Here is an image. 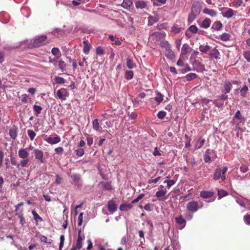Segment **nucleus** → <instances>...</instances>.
<instances>
[{
  "mask_svg": "<svg viewBox=\"0 0 250 250\" xmlns=\"http://www.w3.org/2000/svg\"><path fill=\"white\" fill-rule=\"evenodd\" d=\"M201 10V2L199 1H194L191 7V12L188 15V22L189 24L191 23L200 15Z\"/></svg>",
  "mask_w": 250,
  "mask_h": 250,
  "instance_id": "obj_1",
  "label": "nucleus"
},
{
  "mask_svg": "<svg viewBox=\"0 0 250 250\" xmlns=\"http://www.w3.org/2000/svg\"><path fill=\"white\" fill-rule=\"evenodd\" d=\"M203 204L200 203L199 204L197 202L195 201H191L189 202L186 206V209L190 213H194L196 212L199 208H202Z\"/></svg>",
  "mask_w": 250,
  "mask_h": 250,
  "instance_id": "obj_2",
  "label": "nucleus"
},
{
  "mask_svg": "<svg viewBox=\"0 0 250 250\" xmlns=\"http://www.w3.org/2000/svg\"><path fill=\"white\" fill-rule=\"evenodd\" d=\"M46 39L47 37L45 35L38 36L34 40L32 45L34 47H40L45 44Z\"/></svg>",
  "mask_w": 250,
  "mask_h": 250,
  "instance_id": "obj_3",
  "label": "nucleus"
},
{
  "mask_svg": "<svg viewBox=\"0 0 250 250\" xmlns=\"http://www.w3.org/2000/svg\"><path fill=\"white\" fill-rule=\"evenodd\" d=\"M68 95V91L65 88H61L57 92V97L61 100H65Z\"/></svg>",
  "mask_w": 250,
  "mask_h": 250,
  "instance_id": "obj_4",
  "label": "nucleus"
},
{
  "mask_svg": "<svg viewBox=\"0 0 250 250\" xmlns=\"http://www.w3.org/2000/svg\"><path fill=\"white\" fill-rule=\"evenodd\" d=\"M222 169L220 168H217L214 171L213 174V179L215 180H218L221 178L222 181H224L226 179L225 175H223L222 173Z\"/></svg>",
  "mask_w": 250,
  "mask_h": 250,
  "instance_id": "obj_5",
  "label": "nucleus"
},
{
  "mask_svg": "<svg viewBox=\"0 0 250 250\" xmlns=\"http://www.w3.org/2000/svg\"><path fill=\"white\" fill-rule=\"evenodd\" d=\"M33 152L36 159L39 160L41 163H44L43 152L42 150L35 149L34 150Z\"/></svg>",
  "mask_w": 250,
  "mask_h": 250,
  "instance_id": "obj_6",
  "label": "nucleus"
},
{
  "mask_svg": "<svg viewBox=\"0 0 250 250\" xmlns=\"http://www.w3.org/2000/svg\"><path fill=\"white\" fill-rule=\"evenodd\" d=\"M107 208L109 212L113 213L117 209V205L113 200H109L107 203Z\"/></svg>",
  "mask_w": 250,
  "mask_h": 250,
  "instance_id": "obj_7",
  "label": "nucleus"
},
{
  "mask_svg": "<svg viewBox=\"0 0 250 250\" xmlns=\"http://www.w3.org/2000/svg\"><path fill=\"white\" fill-rule=\"evenodd\" d=\"M61 140L60 137L58 135H57V136L55 137H49L45 139V141L51 145H54L59 143V142H61Z\"/></svg>",
  "mask_w": 250,
  "mask_h": 250,
  "instance_id": "obj_8",
  "label": "nucleus"
},
{
  "mask_svg": "<svg viewBox=\"0 0 250 250\" xmlns=\"http://www.w3.org/2000/svg\"><path fill=\"white\" fill-rule=\"evenodd\" d=\"M167 193V189H159L158 191L156 192L155 194V196L160 201L164 200L166 199V198H164V197L166 195Z\"/></svg>",
  "mask_w": 250,
  "mask_h": 250,
  "instance_id": "obj_9",
  "label": "nucleus"
},
{
  "mask_svg": "<svg viewBox=\"0 0 250 250\" xmlns=\"http://www.w3.org/2000/svg\"><path fill=\"white\" fill-rule=\"evenodd\" d=\"M18 127L16 125H13L9 131V135L13 139H15L17 136Z\"/></svg>",
  "mask_w": 250,
  "mask_h": 250,
  "instance_id": "obj_10",
  "label": "nucleus"
},
{
  "mask_svg": "<svg viewBox=\"0 0 250 250\" xmlns=\"http://www.w3.org/2000/svg\"><path fill=\"white\" fill-rule=\"evenodd\" d=\"M214 195V192L207 190H203L201 191L200 196L203 198H209L212 197Z\"/></svg>",
  "mask_w": 250,
  "mask_h": 250,
  "instance_id": "obj_11",
  "label": "nucleus"
},
{
  "mask_svg": "<svg viewBox=\"0 0 250 250\" xmlns=\"http://www.w3.org/2000/svg\"><path fill=\"white\" fill-rule=\"evenodd\" d=\"M29 155V153L25 149L21 148L18 151L19 156L22 159H28Z\"/></svg>",
  "mask_w": 250,
  "mask_h": 250,
  "instance_id": "obj_12",
  "label": "nucleus"
},
{
  "mask_svg": "<svg viewBox=\"0 0 250 250\" xmlns=\"http://www.w3.org/2000/svg\"><path fill=\"white\" fill-rule=\"evenodd\" d=\"M234 11L231 8H228L227 10L222 13L223 16L227 19H230L234 15Z\"/></svg>",
  "mask_w": 250,
  "mask_h": 250,
  "instance_id": "obj_13",
  "label": "nucleus"
},
{
  "mask_svg": "<svg viewBox=\"0 0 250 250\" xmlns=\"http://www.w3.org/2000/svg\"><path fill=\"white\" fill-rule=\"evenodd\" d=\"M234 119H237V120H239V124H244L246 120L245 117L241 115L239 110H237L233 118V120H234Z\"/></svg>",
  "mask_w": 250,
  "mask_h": 250,
  "instance_id": "obj_14",
  "label": "nucleus"
},
{
  "mask_svg": "<svg viewBox=\"0 0 250 250\" xmlns=\"http://www.w3.org/2000/svg\"><path fill=\"white\" fill-rule=\"evenodd\" d=\"M132 202L129 204H122L120 206V209L121 211H127L129 209L132 208L133 205Z\"/></svg>",
  "mask_w": 250,
  "mask_h": 250,
  "instance_id": "obj_15",
  "label": "nucleus"
},
{
  "mask_svg": "<svg viewBox=\"0 0 250 250\" xmlns=\"http://www.w3.org/2000/svg\"><path fill=\"white\" fill-rule=\"evenodd\" d=\"M232 88V83L229 81L226 80L224 83V90L226 93H229Z\"/></svg>",
  "mask_w": 250,
  "mask_h": 250,
  "instance_id": "obj_16",
  "label": "nucleus"
},
{
  "mask_svg": "<svg viewBox=\"0 0 250 250\" xmlns=\"http://www.w3.org/2000/svg\"><path fill=\"white\" fill-rule=\"evenodd\" d=\"M220 55V53L219 51L217 49L216 47H215L213 49H212L211 52L209 53V56L211 58H213L216 60L219 59L220 58L219 56Z\"/></svg>",
  "mask_w": 250,
  "mask_h": 250,
  "instance_id": "obj_17",
  "label": "nucleus"
},
{
  "mask_svg": "<svg viewBox=\"0 0 250 250\" xmlns=\"http://www.w3.org/2000/svg\"><path fill=\"white\" fill-rule=\"evenodd\" d=\"M100 184L104 190H111L113 189L111 182H102Z\"/></svg>",
  "mask_w": 250,
  "mask_h": 250,
  "instance_id": "obj_18",
  "label": "nucleus"
},
{
  "mask_svg": "<svg viewBox=\"0 0 250 250\" xmlns=\"http://www.w3.org/2000/svg\"><path fill=\"white\" fill-rule=\"evenodd\" d=\"M211 21L209 18H206L200 24V27L203 28H207L210 25Z\"/></svg>",
  "mask_w": 250,
  "mask_h": 250,
  "instance_id": "obj_19",
  "label": "nucleus"
},
{
  "mask_svg": "<svg viewBox=\"0 0 250 250\" xmlns=\"http://www.w3.org/2000/svg\"><path fill=\"white\" fill-rule=\"evenodd\" d=\"M203 13L207 14L212 17H215L217 14L216 11H215L214 10L209 9L206 8L203 9Z\"/></svg>",
  "mask_w": 250,
  "mask_h": 250,
  "instance_id": "obj_20",
  "label": "nucleus"
},
{
  "mask_svg": "<svg viewBox=\"0 0 250 250\" xmlns=\"http://www.w3.org/2000/svg\"><path fill=\"white\" fill-rule=\"evenodd\" d=\"M83 43L84 44V46L83 48V52L84 53L87 54L89 52L91 46L88 43L87 41H83Z\"/></svg>",
  "mask_w": 250,
  "mask_h": 250,
  "instance_id": "obj_21",
  "label": "nucleus"
},
{
  "mask_svg": "<svg viewBox=\"0 0 250 250\" xmlns=\"http://www.w3.org/2000/svg\"><path fill=\"white\" fill-rule=\"evenodd\" d=\"M133 2L131 0H124L121 5L123 7L128 10L130 8Z\"/></svg>",
  "mask_w": 250,
  "mask_h": 250,
  "instance_id": "obj_22",
  "label": "nucleus"
},
{
  "mask_svg": "<svg viewBox=\"0 0 250 250\" xmlns=\"http://www.w3.org/2000/svg\"><path fill=\"white\" fill-rule=\"evenodd\" d=\"M190 49L189 44L188 43H185L183 45L181 48V54L183 55H186Z\"/></svg>",
  "mask_w": 250,
  "mask_h": 250,
  "instance_id": "obj_23",
  "label": "nucleus"
},
{
  "mask_svg": "<svg viewBox=\"0 0 250 250\" xmlns=\"http://www.w3.org/2000/svg\"><path fill=\"white\" fill-rule=\"evenodd\" d=\"M205 142V140L204 139H203L202 137L199 138L197 143L195 146V149H198L201 148L204 145Z\"/></svg>",
  "mask_w": 250,
  "mask_h": 250,
  "instance_id": "obj_24",
  "label": "nucleus"
},
{
  "mask_svg": "<svg viewBox=\"0 0 250 250\" xmlns=\"http://www.w3.org/2000/svg\"><path fill=\"white\" fill-rule=\"evenodd\" d=\"M210 46L208 45H201L199 49L203 53H207L210 49Z\"/></svg>",
  "mask_w": 250,
  "mask_h": 250,
  "instance_id": "obj_25",
  "label": "nucleus"
},
{
  "mask_svg": "<svg viewBox=\"0 0 250 250\" xmlns=\"http://www.w3.org/2000/svg\"><path fill=\"white\" fill-rule=\"evenodd\" d=\"M135 6L137 9H144L146 7V3L143 1H137L135 2Z\"/></svg>",
  "mask_w": 250,
  "mask_h": 250,
  "instance_id": "obj_26",
  "label": "nucleus"
},
{
  "mask_svg": "<svg viewBox=\"0 0 250 250\" xmlns=\"http://www.w3.org/2000/svg\"><path fill=\"white\" fill-rule=\"evenodd\" d=\"M166 50V56L167 58H168L170 59H173L174 56L175 54L173 51L171 49V48H168Z\"/></svg>",
  "mask_w": 250,
  "mask_h": 250,
  "instance_id": "obj_27",
  "label": "nucleus"
},
{
  "mask_svg": "<svg viewBox=\"0 0 250 250\" xmlns=\"http://www.w3.org/2000/svg\"><path fill=\"white\" fill-rule=\"evenodd\" d=\"M175 221L177 224L180 225H182L184 227L186 225V221L182 217V215L175 218Z\"/></svg>",
  "mask_w": 250,
  "mask_h": 250,
  "instance_id": "obj_28",
  "label": "nucleus"
},
{
  "mask_svg": "<svg viewBox=\"0 0 250 250\" xmlns=\"http://www.w3.org/2000/svg\"><path fill=\"white\" fill-rule=\"evenodd\" d=\"M197 77V74L193 73H191L188 74L186 75V76L184 77L187 81H191L192 80H193Z\"/></svg>",
  "mask_w": 250,
  "mask_h": 250,
  "instance_id": "obj_29",
  "label": "nucleus"
},
{
  "mask_svg": "<svg viewBox=\"0 0 250 250\" xmlns=\"http://www.w3.org/2000/svg\"><path fill=\"white\" fill-rule=\"evenodd\" d=\"M126 66L129 69H132L133 67L136 66L135 63L133 62V61L128 57L126 59Z\"/></svg>",
  "mask_w": 250,
  "mask_h": 250,
  "instance_id": "obj_30",
  "label": "nucleus"
},
{
  "mask_svg": "<svg viewBox=\"0 0 250 250\" xmlns=\"http://www.w3.org/2000/svg\"><path fill=\"white\" fill-rule=\"evenodd\" d=\"M29 162V159H22L21 162L20 164H19V165H17V168H20L21 167H24L27 166L28 163Z\"/></svg>",
  "mask_w": 250,
  "mask_h": 250,
  "instance_id": "obj_31",
  "label": "nucleus"
},
{
  "mask_svg": "<svg viewBox=\"0 0 250 250\" xmlns=\"http://www.w3.org/2000/svg\"><path fill=\"white\" fill-rule=\"evenodd\" d=\"M230 35L229 33H224L220 36L219 39L224 42L228 41L230 40Z\"/></svg>",
  "mask_w": 250,
  "mask_h": 250,
  "instance_id": "obj_32",
  "label": "nucleus"
},
{
  "mask_svg": "<svg viewBox=\"0 0 250 250\" xmlns=\"http://www.w3.org/2000/svg\"><path fill=\"white\" fill-rule=\"evenodd\" d=\"M249 90L248 87L246 85H244L243 87L240 89V95L242 97H246L247 96V93Z\"/></svg>",
  "mask_w": 250,
  "mask_h": 250,
  "instance_id": "obj_33",
  "label": "nucleus"
},
{
  "mask_svg": "<svg viewBox=\"0 0 250 250\" xmlns=\"http://www.w3.org/2000/svg\"><path fill=\"white\" fill-rule=\"evenodd\" d=\"M222 27V23L220 21H215L212 26V28L216 30H219Z\"/></svg>",
  "mask_w": 250,
  "mask_h": 250,
  "instance_id": "obj_34",
  "label": "nucleus"
},
{
  "mask_svg": "<svg viewBox=\"0 0 250 250\" xmlns=\"http://www.w3.org/2000/svg\"><path fill=\"white\" fill-rule=\"evenodd\" d=\"M23 211V208H21V214H19V215H18V217L20 219V224L21 226H23L25 223V218L23 216V213H22Z\"/></svg>",
  "mask_w": 250,
  "mask_h": 250,
  "instance_id": "obj_35",
  "label": "nucleus"
},
{
  "mask_svg": "<svg viewBox=\"0 0 250 250\" xmlns=\"http://www.w3.org/2000/svg\"><path fill=\"white\" fill-rule=\"evenodd\" d=\"M92 126L93 129L96 131H100V128L102 129L99 125L98 120L97 119H95L93 121Z\"/></svg>",
  "mask_w": 250,
  "mask_h": 250,
  "instance_id": "obj_36",
  "label": "nucleus"
},
{
  "mask_svg": "<svg viewBox=\"0 0 250 250\" xmlns=\"http://www.w3.org/2000/svg\"><path fill=\"white\" fill-rule=\"evenodd\" d=\"M152 36H154L156 38L157 40H160L165 37V33L161 32H155L152 34Z\"/></svg>",
  "mask_w": 250,
  "mask_h": 250,
  "instance_id": "obj_37",
  "label": "nucleus"
},
{
  "mask_svg": "<svg viewBox=\"0 0 250 250\" xmlns=\"http://www.w3.org/2000/svg\"><path fill=\"white\" fill-rule=\"evenodd\" d=\"M163 95L160 92H157L156 94V97L154 98V100L156 101L158 104H160L163 101Z\"/></svg>",
  "mask_w": 250,
  "mask_h": 250,
  "instance_id": "obj_38",
  "label": "nucleus"
},
{
  "mask_svg": "<svg viewBox=\"0 0 250 250\" xmlns=\"http://www.w3.org/2000/svg\"><path fill=\"white\" fill-rule=\"evenodd\" d=\"M209 149H208L206 151V153L204 156V160L206 163H209L211 161V158L209 155Z\"/></svg>",
  "mask_w": 250,
  "mask_h": 250,
  "instance_id": "obj_39",
  "label": "nucleus"
},
{
  "mask_svg": "<svg viewBox=\"0 0 250 250\" xmlns=\"http://www.w3.org/2000/svg\"><path fill=\"white\" fill-rule=\"evenodd\" d=\"M23 205V203L22 202H21L15 206V212H16L15 215L17 216V215H19V214H21V208L20 209V208L21 207H22Z\"/></svg>",
  "mask_w": 250,
  "mask_h": 250,
  "instance_id": "obj_40",
  "label": "nucleus"
},
{
  "mask_svg": "<svg viewBox=\"0 0 250 250\" xmlns=\"http://www.w3.org/2000/svg\"><path fill=\"white\" fill-rule=\"evenodd\" d=\"M181 28L177 25H174L171 28V32L174 34H178L181 31Z\"/></svg>",
  "mask_w": 250,
  "mask_h": 250,
  "instance_id": "obj_41",
  "label": "nucleus"
},
{
  "mask_svg": "<svg viewBox=\"0 0 250 250\" xmlns=\"http://www.w3.org/2000/svg\"><path fill=\"white\" fill-rule=\"evenodd\" d=\"M134 75V73L131 70H126L125 71V78L128 80H131L133 78Z\"/></svg>",
  "mask_w": 250,
  "mask_h": 250,
  "instance_id": "obj_42",
  "label": "nucleus"
},
{
  "mask_svg": "<svg viewBox=\"0 0 250 250\" xmlns=\"http://www.w3.org/2000/svg\"><path fill=\"white\" fill-rule=\"evenodd\" d=\"M27 134L31 141L34 140L36 135V133L32 129L27 130Z\"/></svg>",
  "mask_w": 250,
  "mask_h": 250,
  "instance_id": "obj_43",
  "label": "nucleus"
},
{
  "mask_svg": "<svg viewBox=\"0 0 250 250\" xmlns=\"http://www.w3.org/2000/svg\"><path fill=\"white\" fill-rule=\"evenodd\" d=\"M243 55L247 62H250V50L244 51Z\"/></svg>",
  "mask_w": 250,
  "mask_h": 250,
  "instance_id": "obj_44",
  "label": "nucleus"
},
{
  "mask_svg": "<svg viewBox=\"0 0 250 250\" xmlns=\"http://www.w3.org/2000/svg\"><path fill=\"white\" fill-rule=\"evenodd\" d=\"M243 3V1L242 0H235L233 2H232V5L236 8H238Z\"/></svg>",
  "mask_w": 250,
  "mask_h": 250,
  "instance_id": "obj_45",
  "label": "nucleus"
},
{
  "mask_svg": "<svg viewBox=\"0 0 250 250\" xmlns=\"http://www.w3.org/2000/svg\"><path fill=\"white\" fill-rule=\"evenodd\" d=\"M32 213L33 215L34 219L36 222H37L39 220H40V221L42 220V218L35 210H32Z\"/></svg>",
  "mask_w": 250,
  "mask_h": 250,
  "instance_id": "obj_46",
  "label": "nucleus"
},
{
  "mask_svg": "<svg viewBox=\"0 0 250 250\" xmlns=\"http://www.w3.org/2000/svg\"><path fill=\"white\" fill-rule=\"evenodd\" d=\"M228 194L227 191H225L223 189L218 190V196L219 198H222L223 197L227 196Z\"/></svg>",
  "mask_w": 250,
  "mask_h": 250,
  "instance_id": "obj_47",
  "label": "nucleus"
},
{
  "mask_svg": "<svg viewBox=\"0 0 250 250\" xmlns=\"http://www.w3.org/2000/svg\"><path fill=\"white\" fill-rule=\"evenodd\" d=\"M55 81L57 83L59 84L64 83L65 82V80L64 79L59 76L56 77Z\"/></svg>",
  "mask_w": 250,
  "mask_h": 250,
  "instance_id": "obj_48",
  "label": "nucleus"
},
{
  "mask_svg": "<svg viewBox=\"0 0 250 250\" xmlns=\"http://www.w3.org/2000/svg\"><path fill=\"white\" fill-rule=\"evenodd\" d=\"M33 109H34V112L37 115H38L41 113V111L42 109V108L41 106L37 105H34L33 106Z\"/></svg>",
  "mask_w": 250,
  "mask_h": 250,
  "instance_id": "obj_49",
  "label": "nucleus"
},
{
  "mask_svg": "<svg viewBox=\"0 0 250 250\" xmlns=\"http://www.w3.org/2000/svg\"><path fill=\"white\" fill-rule=\"evenodd\" d=\"M75 151L76 152V154L78 157H81L82 156L84 153V149L83 148H78L76 150H75Z\"/></svg>",
  "mask_w": 250,
  "mask_h": 250,
  "instance_id": "obj_50",
  "label": "nucleus"
},
{
  "mask_svg": "<svg viewBox=\"0 0 250 250\" xmlns=\"http://www.w3.org/2000/svg\"><path fill=\"white\" fill-rule=\"evenodd\" d=\"M161 47L165 48V50L168 48H171V45L170 43L167 41H163L161 42Z\"/></svg>",
  "mask_w": 250,
  "mask_h": 250,
  "instance_id": "obj_51",
  "label": "nucleus"
},
{
  "mask_svg": "<svg viewBox=\"0 0 250 250\" xmlns=\"http://www.w3.org/2000/svg\"><path fill=\"white\" fill-rule=\"evenodd\" d=\"M164 183H167V188H169L175 184V181L174 180H165Z\"/></svg>",
  "mask_w": 250,
  "mask_h": 250,
  "instance_id": "obj_52",
  "label": "nucleus"
},
{
  "mask_svg": "<svg viewBox=\"0 0 250 250\" xmlns=\"http://www.w3.org/2000/svg\"><path fill=\"white\" fill-rule=\"evenodd\" d=\"M213 103L218 107L220 108L224 105V103L216 99L213 101Z\"/></svg>",
  "mask_w": 250,
  "mask_h": 250,
  "instance_id": "obj_53",
  "label": "nucleus"
},
{
  "mask_svg": "<svg viewBox=\"0 0 250 250\" xmlns=\"http://www.w3.org/2000/svg\"><path fill=\"white\" fill-rule=\"evenodd\" d=\"M188 30L192 33H196L198 32V28L194 25H190L188 28Z\"/></svg>",
  "mask_w": 250,
  "mask_h": 250,
  "instance_id": "obj_54",
  "label": "nucleus"
},
{
  "mask_svg": "<svg viewBox=\"0 0 250 250\" xmlns=\"http://www.w3.org/2000/svg\"><path fill=\"white\" fill-rule=\"evenodd\" d=\"M166 115V112L164 111H160L157 114V117L159 119L162 120Z\"/></svg>",
  "mask_w": 250,
  "mask_h": 250,
  "instance_id": "obj_55",
  "label": "nucleus"
},
{
  "mask_svg": "<svg viewBox=\"0 0 250 250\" xmlns=\"http://www.w3.org/2000/svg\"><path fill=\"white\" fill-rule=\"evenodd\" d=\"M244 221L246 224L250 225V214H247L244 215Z\"/></svg>",
  "mask_w": 250,
  "mask_h": 250,
  "instance_id": "obj_56",
  "label": "nucleus"
},
{
  "mask_svg": "<svg viewBox=\"0 0 250 250\" xmlns=\"http://www.w3.org/2000/svg\"><path fill=\"white\" fill-rule=\"evenodd\" d=\"M51 52L54 56H58L60 55V51L59 49L57 47L53 48L52 49Z\"/></svg>",
  "mask_w": 250,
  "mask_h": 250,
  "instance_id": "obj_57",
  "label": "nucleus"
},
{
  "mask_svg": "<svg viewBox=\"0 0 250 250\" xmlns=\"http://www.w3.org/2000/svg\"><path fill=\"white\" fill-rule=\"evenodd\" d=\"M86 140L87 143L89 146H91V145L93 144V139L92 137H91L89 135H86Z\"/></svg>",
  "mask_w": 250,
  "mask_h": 250,
  "instance_id": "obj_58",
  "label": "nucleus"
},
{
  "mask_svg": "<svg viewBox=\"0 0 250 250\" xmlns=\"http://www.w3.org/2000/svg\"><path fill=\"white\" fill-rule=\"evenodd\" d=\"M144 196H145L144 194L142 193V194H140L136 199H134V200H133L131 201L132 204H135L136 203H137L140 200L142 199Z\"/></svg>",
  "mask_w": 250,
  "mask_h": 250,
  "instance_id": "obj_59",
  "label": "nucleus"
},
{
  "mask_svg": "<svg viewBox=\"0 0 250 250\" xmlns=\"http://www.w3.org/2000/svg\"><path fill=\"white\" fill-rule=\"evenodd\" d=\"M64 239H65V238H64V235H62L60 236V246H59V250H61L62 249V247L63 246V244H64Z\"/></svg>",
  "mask_w": 250,
  "mask_h": 250,
  "instance_id": "obj_60",
  "label": "nucleus"
},
{
  "mask_svg": "<svg viewBox=\"0 0 250 250\" xmlns=\"http://www.w3.org/2000/svg\"><path fill=\"white\" fill-rule=\"evenodd\" d=\"M83 213L82 212L79 214V217H78V225L79 226H81L83 223Z\"/></svg>",
  "mask_w": 250,
  "mask_h": 250,
  "instance_id": "obj_61",
  "label": "nucleus"
},
{
  "mask_svg": "<svg viewBox=\"0 0 250 250\" xmlns=\"http://www.w3.org/2000/svg\"><path fill=\"white\" fill-rule=\"evenodd\" d=\"M96 53L97 55H103L104 53V49L102 47L98 46L96 48Z\"/></svg>",
  "mask_w": 250,
  "mask_h": 250,
  "instance_id": "obj_62",
  "label": "nucleus"
},
{
  "mask_svg": "<svg viewBox=\"0 0 250 250\" xmlns=\"http://www.w3.org/2000/svg\"><path fill=\"white\" fill-rule=\"evenodd\" d=\"M55 151L57 154L62 155L63 151V148L62 147H58L55 149Z\"/></svg>",
  "mask_w": 250,
  "mask_h": 250,
  "instance_id": "obj_63",
  "label": "nucleus"
},
{
  "mask_svg": "<svg viewBox=\"0 0 250 250\" xmlns=\"http://www.w3.org/2000/svg\"><path fill=\"white\" fill-rule=\"evenodd\" d=\"M172 248L173 250H179L180 245L179 244L177 243L176 242H173L172 243Z\"/></svg>",
  "mask_w": 250,
  "mask_h": 250,
  "instance_id": "obj_64",
  "label": "nucleus"
}]
</instances>
